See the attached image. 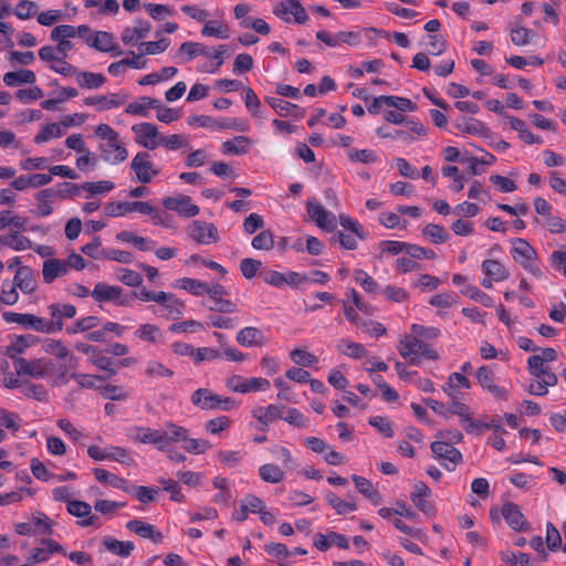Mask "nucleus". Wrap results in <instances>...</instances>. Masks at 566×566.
Listing matches in <instances>:
<instances>
[{
    "instance_id": "f257e3e1",
    "label": "nucleus",
    "mask_w": 566,
    "mask_h": 566,
    "mask_svg": "<svg viewBox=\"0 0 566 566\" xmlns=\"http://www.w3.org/2000/svg\"><path fill=\"white\" fill-rule=\"evenodd\" d=\"M228 51L227 44H220L211 51L207 45L199 42H191L187 41L184 42L179 48V53L185 54V61H191L199 56L200 54H203V56H207L211 60L209 64L202 65L199 71L202 73H210L214 74L219 71V69L224 63V54Z\"/></svg>"
},
{
    "instance_id": "f03ea898",
    "label": "nucleus",
    "mask_w": 566,
    "mask_h": 566,
    "mask_svg": "<svg viewBox=\"0 0 566 566\" xmlns=\"http://www.w3.org/2000/svg\"><path fill=\"white\" fill-rule=\"evenodd\" d=\"M174 421H167L161 429L135 426L128 432V438L135 443L151 444L158 451H169L170 432Z\"/></svg>"
},
{
    "instance_id": "7ed1b4c3",
    "label": "nucleus",
    "mask_w": 566,
    "mask_h": 566,
    "mask_svg": "<svg viewBox=\"0 0 566 566\" xmlns=\"http://www.w3.org/2000/svg\"><path fill=\"white\" fill-rule=\"evenodd\" d=\"M190 399L192 405L201 410L231 411L238 407L233 398L214 394L209 388L195 390Z\"/></svg>"
},
{
    "instance_id": "20e7f679",
    "label": "nucleus",
    "mask_w": 566,
    "mask_h": 566,
    "mask_svg": "<svg viewBox=\"0 0 566 566\" xmlns=\"http://www.w3.org/2000/svg\"><path fill=\"white\" fill-rule=\"evenodd\" d=\"M399 354L408 359L411 365H418L420 357L437 360L439 354L430 345L417 337L406 336L398 346Z\"/></svg>"
},
{
    "instance_id": "39448f33",
    "label": "nucleus",
    "mask_w": 566,
    "mask_h": 566,
    "mask_svg": "<svg viewBox=\"0 0 566 566\" xmlns=\"http://www.w3.org/2000/svg\"><path fill=\"white\" fill-rule=\"evenodd\" d=\"M512 243L513 248L511 250V254L513 260L520 263L524 270L528 271L535 277H542L543 273L536 262L537 253L535 249L522 238L514 239Z\"/></svg>"
},
{
    "instance_id": "423d86ee",
    "label": "nucleus",
    "mask_w": 566,
    "mask_h": 566,
    "mask_svg": "<svg viewBox=\"0 0 566 566\" xmlns=\"http://www.w3.org/2000/svg\"><path fill=\"white\" fill-rule=\"evenodd\" d=\"M500 514L514 531L526 532L531 528V524L522 513L521 507L513 502L504 503L500 511L497 509L490 510V518L493 522L500 523Z\"/></svg>"
},
{
    "instance_id": "0eeeda50",
    "label": "nucleus",
    "mask_w": 566,
    "mask_h": 566,
    "mask_svg": "<svg viewBox=\"0 0 566 566\" xmlns=\"http://www.w3.org/2000/svg\"><path fill=\"white\" fill-rule=\"evenodd\" d=\"M478 384L484 391H488L494 399L506 401L510 399V389L499 384L500 379L495 376L491 366H481L475 371Z\"/></svg>"
},
{
    "instance_id": "6e6552de",
    "label": "nucleus",
    "mask_w": 566,
    "mask_h": 566,
    "mask_svg": "<svg viewBox=\"0 0 566 566\" xmlns=\"http://www.w3.org/2000/svg\"><path fill=\"white\" fill-rule=\"evenodd\" d=\"M170 427L172 428L170 432V446L172 443H181L186 452L196 455L202 454L211 448V443L208 440L191 438L187 428L176 422Z\"/></svg>"
},
{
    "instance_id": "1a4fd4ad",
    "label": "nucleus",
    "mask_w": 566,
    "mask_h": 566,
    "mask_svg": "<svg viewBox=\"0 0 566 566\" xmlns=\"http://www.w3.org/2000/svg\"><path fill=\"white\" fill-rule=\"evenodd\" d=\"M13 368L18 376H29L36 379H45L52 374L54 369V363L45 357L33 360L15 359Z\"/></svg>"
},
{
    "instance_id": "9d476101",
    "label": "nucleus",
    "mask_w": 566,
    "mask_h": 566,
    "mask_svg": "<svg viewBox=\"0 0 566 566\" xmlns=\"http://www.w3.org/2000/svg\"><path fill=\"white\" fill-rule=\"evenodd\" d=\"M87 454L94 461H116L120 464L130 465L134 463V459L130 451L118 446H108L106 448H99L98 446L92 444L87 448Z\"/></svg>"
},
{
    "instance_id": "9b49d317",
    "label": "nucleus",
    "mask_w": 566,
    "mask_h": 566,
    "mask_svg": "<svg viewBox=\"0 0 566 566\" xmlns=\"http://www.w3.org/2000/svg\"><path fill=\"white\" fill-rule=\"evenodd\" d=\"M431 451L434 459L449 472L454 471L463 460L462 453L449 441L432 442Z\"/></svg>"
},
{
    "instance_id": "f8f14e48",
    "label": "nucleus",
    "mask_w": 566,
    "mask_h": 566,
    "mask_svg": "<svg viewBox=\"0 0 566 566\" xmlns=\"http://www.w3.org/2000/svg\"><path fill=\"white\" fill-rule=\"evenodd\" d=\"M273 13L286 23L295 22L297 24H304L308 20L305 8L300 0L280 1L274 6Z\"/></svg>"
},
{
    "instance_id": "ddd939ff",
    "label": "nucleus",
    "mask_w": 566,
    "mask_h": 566,
    "mask_svg": "<svg viewBox=\"0 0 566 566\" xmlns=\"http://www.w3.org/2000/svg\"><path fill=\"white\" fill-rule=\"evenodd\" d=\"M229 390L239 394L266 391L271 384L266 378L262 377H250L244 378L240 375H232L226 381Z\"/></svg>"
},
{
    "instance_id": "4468645a",
    "label": "nucleus",
    "mask_w": 566,
    "mask_h": 566,
    "mask_svg": "<svg viewBox=\"0 0 566 566\" xmlns=\"http://www.w3.org/2000/svg\"><path fill=\"white\" fill-rule=\"evenodd\" d=\"M188 237L203 245L217 243L220 240L217 227L207 221L195 220L187 228Z\"/></svg>"
},
{
    "instance_id": "2eb2a0df",
    "label": "nucleus",
    "mask_w": 566,
    "mask_h": 566,
    "mask_svg": "<svg viewBox=\"0 0 566 566\" xmlns=\"http://www.w3.org/2000/svg\"><path fill=\"white\" fill-rule=\"evenodd\" d=\"M130 169L134 171L136 179L142 184H149L160 172L147 151H139L135 155L130 161Z\"/></svg>"
},
{
    "instance_id": "dca6fc26",
    "label": "nucleus",
    "mask_w": 566,
    "mask_h": 566,
    "mask_svg": "<svg viewBox=\"0 0 566 566\" xmlns=\"http://www.w3.org/2000/svg\"><path fill=\"white\" fill-rule=\"evenodd\" d=\"M228 294L226 287L220 283H213L209 285L207 291V295L211 301V305H209V310L213 312H220L226 314H233L238 312L237 304L224 296Z\"/></svg>"
},
{
    "instance_id": "f3484780",
    "label": "nucleus",
    "mask_w": 566,
    "mask_h": 566,
    "mask_svg": "<svg viewBox=\"0 0 566 566\" xmlns=\"http://www.w3.org/2000/svg\"><path fill=\"white\" fill-rule=\"evenodd\" d=\"M75 348L78 352L88 355L90 363L105 371L107 377H113L117 374V369L114 367L113 360L109 357L104 356L98 347L86 343H76Z\"/></svg>"
},
{
    "instance_id": "a211bd4d",
    "label": "nucleus",
    "mask_w": 566,
    "mask_h": 566,
    "mask_svg": "<svg viewBox=\"0 0 566 566\" xmlns=\"http://www.w3.org/2000/svg\"><path fill=\"white\" fill-rule=\"evenodd\" d=\"M135 134V142L146 149L154 150L160 144V134L158 127L153 123H139L132 127Z\"/></svg>"
},
{
    "instance_id": "6ab92c4d",
    "label": "nucleus",
    "mask_w": 566,
    "mask_h": 566,
    "mask_svg": "<svg viewBox=\"0 0 566 566\" xmlns=\"http://www.w3.org/2000/svg\"><path fill=\"white\" fill-rule=\"evenodd\" d=\"M307 214L315 224L327 232L336 229V217L334 213L325 209L321 203L308 200L306 203Z\"/></svg>"
},
{
    "instance_id": "aec40b11",
    "label": "nucleus",
    "mask_w": 566,
    "mask_h": 566,
    "mask_svg": "<svg viewBox=\"0 0 566 566\" xmlns=\"http://www.w3.org/2000/svg\"><path fill=\"white\" fill-rule=\"evenodd\" d=\"M163 206L170 211H175L180 217L192 218L199 214V207L192 202V199L186 195L176 197H166L163 199Z\"/></svg>"
},
{
    "instance_id": "412c9836",
    "label": "nucleus",
    "mask_w": 566,
    "mask_h": 566,
    "mask_svg": "<svg viewBox=\"0 0 566 566\" xmlns=\"http://www.w3.org/2000/svg\"><path fill=\"white\" fill-rule=\"evenodd\" d=\"M101 158L111 165H119L128 157V150L120 142L119 136L99 144Z\"/></svg>"
},
{
    "instance_id": "4be33fe9",
    "label": "nucleus",
    "mask_w": 566,
    "mask_h": 566,
    "mask_svg": "<svg viewBox=\"0 0 566 566\" xmlns=\"http://www.w3.org/2000/svg\"><path fill=\"white\" fill-rule=\"evenodd\" d=\"M85 42L88 46L104 53H114L119 55L123 51L119 49L118 43L112 33L106 31H96L85 38Z\"/></svg>"
},
{
    "instance_id": "5701e85b",
    "label": "nucleus",
    "mask_w": 566,
    "mask_h": 566,
    "mask_svg": "<svg viewBox=\"0 0 566 566\" xmlns=\"http://www.w3.org/2000/svg\"><path fill=\"white\" fill-rule=\"evenodd\" d=\"M59 553L66 555V552L62 545L52 538H42L39 547H34L29 558V562L34 564L46 563L51 559L52 555Z\"/></svg>"
},
{
    "instance_id": "b1692460",
    "label": "nucleus",
    "mask_w": 566,
    "mask_h": 566,
    "mask_svg": "<svg viewBox=\"0 0 566 566\" xmlns=\"http://www.w3.org/2000/svg\"><path fill=\"white\" fill-rule=\"evenodd\" d=\"M284 411L285 406L270 403L265 407L259 406L253 408L252 416L263 426L262 430H265L275 420H283Z\"/></svg>"
},
{
    "instance_id": "393cba45",
    "label": "nucleus",
    "mask_w": 566,
    "mask_h": 566,
    "mask_svg": "<svg viewBox=\"0 0 566 566\" xmlns=\"http://www.w3.org/2000/svg\"><path fill=\"white\" fill-rule=\"evenodd\" d=\"M51 315L49 324L54 325V334L63 329V318H73L76 315V307L72 304L53 303L48 307Z\"/></svg>"
},
{
    "instance_id": "a878e982",
    "label": "nucleus",
    "mask_w": 566,
    "mask_h": 566,
    "mask_svg": "<svg viewBox=\"0 0 566 566\" xmlns=\"http://www.w3.org/2000/svg\"><path fill=\"white\" fill-rule=\"evenodd\" d=\"M92 297L96 302H113L117 305H124L125 301L122 300V287L117 285H108L105 283L95 284L92 291Z\"/></svg>"
},
{
    "instance_id": "bb28decb",
    "label": "nucleus",
    "mask_w": 566,
    "mask_h": 566,
    "mask_svg": "<svg viewBox=\"0 0 566 566\" xmlns=\"http://www.w3.org/2000/svg\"><path fill=\"white\" fill-rule=\"evenodd\" d=\"M333 545L343 549H347L349 547L346 536L337 532L331 531L326 534L318 533L314 537V546L321 552H326Z\"/></svg>"
},
{
    "instance_id": "cd10ccee",
    "label": "nucleus",
    "mask_w": 566,
    "mask_h": 566,
    "mask_svg": "<svg viewBox=\"0 0 566 566\" xmlns=\"http://www.w3.org/2000/svg\"><path fill=\"white\" fill-rule=\"evenodd\" d=\"M237 342L243 347H262L266 345L268 338L258 327L248 326L238 332Z\"/></svg>"
},
{
    "instance_id": "c85d7f7f",
    "label": "nucleus",
    "mask_w": 566,
    "mask_h": 566,
    "mask_svg": "<svg viewBox=\"0 0 566 566\" xmlns=\"http://www.w3.org/2000/svg\"><path fill=\"white\" fill-rule=\"evenodd\" d=\"M36 206L33 213L39 218H45L53 213V203L56 201L53 188H45L34 195Z\"/></svg>"
},
{
    "instance_id": "c756f323",
    "label": "nucleus",
    "mask_w": 566,
    "mask_h": 566,
    "mask_svg": "<svg viewBox=\"0 0 566 566\" xmlns=\"http://www.w3.org/2000/svg\"><path fill=\"white\" fill-rule=\"evenodd\" d=\"M67 272L65 260L51 258L43 262L42 275L46 284L53 283L57 277L66 275Z\"/></svg>"
},
{
    "instance_id": "7c9ffc66",
    "label": "nucleus",
    "mask_w": 566,
    "mask_h": 566,
    "mask_svg": "<svg viewBox=\"0 0 566 566\" xmlns=\"http://www.w3.org/2000/svg\"><path fill=\"white\" fill-rule=\"evenodd\" d=\"M125 98H122L117 93H111L108 95H97L92 97L84 98V104L87 106H93L97 111H108L113 108H117L123 105Z\"/></svg>"
},
{
    "instance_id": "2f4dec72",
    "label": "nucleus",
    "mask_w": 566,
    "mask_h": 566,
    "mask_svg": "<svg viewBox=\"0 0 566 566\" xmlns=\"http://www.w3.org/2000/svg\"><path fill=\"white\" fill-rule=\"evenodd\" d=\"M126 527L142 538L150 539L154 543H160L163 541V534L157 531L154 525L142 520H130L127 522Z\"/></svg>"
},
{
    "instance_id": "473e14b6",
    "label": "nucleus",
    "mask_w": 566,
    "mask_h": 566,
    "mask_svg": "<svg viewBox=\"0 0 566 566\" xmlns=\"http://www.w3.org/2000/svg\"><path fill=\"white\" fill-rule=\"evenodd\" d=\"M66 509L70 514L76 517H84V520L80 522V525L83 527L95 525L98 520V516L92 515V507L86 502L76 500L69 501Z\"/></svg>"
},
{
    "instance_id": "72a5a7b5",
    "label": "nucleus",
    "mask_w": 566,
    "mask_h": 566,
    "mask_svg": "<svg viewBox=\"0 0 566 566\" xmlns=\"http://www.w3.org/2000/svg\"><path fill=\"white\" fill-rule=\"evenodd\" d=\"M455 415L460 418V424L463 427L467 433H473V426L475 424V420L471 417L470 408L457 398H452V402L448 408V415Z\"/></svg>"
},
{
    "instance_id": "f704fd0d",
    "label": "nucleus",
    "mask_w": 566,
    "mask_h": 566,
    "mask_svg": "<svg viewBox=\"0 0 566 566\" xmlns=\"http://www.w3.org/2000/svg\"><path fill=\"white\" fill-rule=\"evenodd\" d=\"M13 283L24 294H31L38 287L35 274H34L33 270L29 266H20L18 269V271L13 277Z\"/></svg>"
},
{
    "instance_id": "c9c22d12",
    "label": "nucleus",
    "mask_w": 566,
    "mask_h": 566,
    "mask_svg": "<svg viewBox=\"0 0 566 566\" xmlns=\"http://www.w3.org/2000/svg\"><path fill=\"white\" fill-rule=\"evenodd\" d=\"M352 480L357 491L368 499L373 505H379L382 502L380 493L368 479L353 474Z\"/></svg>"
},
{
    "instance_id": "e433bc0d",
    "label": "nucleus",
    "mask_w": 566,
    "mask_h": 566,
    "mask_svg": "<svg viewBox=\"0 0 566 566\" xmlns=\"http://www.w3.org/2000/svg\"><path fill=\"white\" fill-rule=\"evenodd\" d=\"M151 24L143 19L136 20L133 28H125L122 32V41L132 44L136 39H144L150 32Z\"/></svg>"
},
{
    "instance_id": "4c0bfd02",
    "label": "nucleus",
    "mask_w": 566,
    "mask_h": 566,
    "mask_svg": "<svg viewBox=\"0 0 566 566\" xmlns=\"http://www.w3.org/2000/svg\"><path fill=\"white\" fill-rule=\"evenodd\" d=\"M134 335L139 340L150 344H160L164 342V332L158 325L151 323L142 324L135 331Z\"/></svg>"
},
{
    "instance_id": "58836bf2",
    "label": "nucleus",
    "mask_w": 566,
    "mask_h": 566,
    "mask_svg": "<svg viewBox=\"0 0 566 566\" xmlns=\"http://www.w3.org/2000/svg\"><path fill=\"white\" fill-rule=\"evenodd\" d=\"M252 145L253 140L250 137L239 135L231 140L223 142L222 151L228 155H245Z\"/></svg>"
},
{
    "instance_id": "ea45409f",
    "label": "nucleus",
    "mask_w": 566,
    "mask_h": 566,
    "mask_svg": "<svg viewBox=\"0 0 566 566\" xmlns=\"http://www.w3.org/2000/svg\"><path fill=\"white\" fill-rule=\"evenodd\" d=\"M482 272L486 276H491L495 282H503L510 276L509 270L499 260L486 259L481 264Z\"/></svg>"
},
{
    "instance_id": "a19ab883",
    "label": "nucleus",
    "mask_w": 566,
    "mask_h": 566,
    "mask_svg": "<svg viewBox=\"0 0 566 566\" xmlns=\"http://www.w3.org/2000/svg\"><path fill=\"white\" fill-rule=\"evenodd\" d=\"M150 108H159V101L149 96H142L137 101L129 103L125 112L130 115L146 117Z\"/></svg>"
},
{
    "instance_id": "79ce46f5",
    "label": "nucleus",
    "mask_w": 566,
    "mask_h": 566,
    "mask_svg": "<svg viewBox=\"0 0 566 566\" xmlns=\"http://www.w3.org/2000/svg\"><path fill=\"white\" fill-rule=\"evenodd\" d=\"M35 81V73L25 69L8 72L3 75V83L9 87L19 86L22 84H34Z\"/></svg>"
},
{
    "instance_id": "37998d69",
    "label": "nucleus",
    "mask_w": 566,
    "mask_h": 566,
    "mask_svg": "<svg viewBox=\"0 0 566 566\" xmlns=\"http://www.w3.org/2000/svg\"><path fill=\"white\" fill-rule=\"evenodd\" d=\"M184 310L185 303L172 295L171 298L161 306L160 312L153 310V313L165 319H178L182 316Z\"/></svg>"
},
{
    "instance_id": "c03bdc74",
    "label": "nucleus",
    "mask_w": 566,
    "mask_h": 566,
    "mask_svg": "<svg viewBox=\"0 0 566 566\" xmlns=\"http://www.w3.org/2000/svg\"><path fill=\"white\" fill-rule=\"evenodd\" d=\"M103 544L107 551H109L111 553H113L119 557H124V558L128 557L132 554V552L135 549V544L133 542H130V541L122 542V541H118L111 536H106L103 539Z\"/></svg>"
},
{
    "instance_id": "a18cd8bd",
    "label": "nucleus",
    "mask_w": 566,
    "mask_h": 566,
    "mask_svg": "<svg viewBox=\"0 0 566 566\" xmlns=\"http://www.w3.org/2000/svg\"><path fill=\"white\" fill-rule=\"evenodd\" d=\"M209 285L210 284L206 282L191 277H181L176 281V287L185 290L193 296H202L207 294Z\"/></svg>"
},
{
    "instance_id": "49530a36",
    "label": "nucleus",
    "mask_w": 566,
    "mask_h": 566,
    "mask_svg": "<svg viewBox=\"0 0 566 566\" xmlns=\"http://www.w3.org/2000/svg\"><path fill=\"white\" fill-rule=\"evenodd\" d=\"M259 475L266 483L277 484L285 479L284 470L277 464L265 463L259 468Z\"/></svg>"
},
{
    "instance_id": "de8ad7c7",
    "label": "nucleus",
    "mask_w": 566,
    "mask_h": 566,
    "mask_svg": "<svg viewBox=\"0 0 566 566\" xmlns=\"http://www.w3.org/2000/svg\"><path fill=\"white\" fill-rule=\"evenodd\" d=\"M203 36H211L226 40L230 36L229 27L219 20L207 21L201 30Z\"/></svg>"
},
{
    "instance_id": "09e8293b",
    "label": "nucleus",
    "mask_w": 566,
    "mask_h": 566,
    "mask_svg": "<svg viewBox=\"0 0 566 566\" xmlns=\"http://www.w3.org/2000/svg\"><path fill=\"white\" fill-rule=\"evenodd\" d=\"M471 384L462 373H452L448 378V382L443 386V391L450 398H457V390L459 388L469 389Z\"/></svg>"
},
{
    "instance_id": "8fccbe9b",
    "label": "nucleus",
    "mask_w": 566,
    "mask_h": 566,
    "mask_svg": "<svg viewBox=\"0 0 566 566\" xmlns=\"http://www.w3.org/2000/svg\"><path fill=\"white\" fill-rule=\"evenodd\" d=\"M71 378L74 379L78 387L82 389H95L98 391V388L101 385L98 382L105 381L108 377L101 376V375H90V374H82V373H72Z\"/></svg>"
},
{
    "instance_id": "3c124183",
    "label": "nucleus",
    "mask_w": 566,
    "mask_h": 566,
    "mask_svg": "<svg viewBox=\"0 0 566 566\" xmlns=\"http://www.w3.org/2000/svg\"><path fill=\"white\" fill-rule=\"evenodd\" d=\"M325 499L327 503L335 510L339 515H344L349 512L357 510V505L354 501L342 500L337 494L332 491L326 492Z\"/></svg>"
},
{
    "instance_id": "603ef678",
    "label": "nucleus",
    "mask_w": 566,
    "mask_h": 566,
    "mask_svg": "<svg viewBox=\"0 0 566 566\" xmlns=\"http://www.w3.org/2000/svg\"><path fill=\"white\" fill-rule=\"evenodd\" d=\"M53 188V192L55 195V199H72L77 196H80L81 191L83 190L82 185L73 184L70 181H63L57 184Z\"/></svg>"
},
{
    "instance_id": "864d4df0",
    "label": "nucleus",
    "mask_w": 566,
    "mask_h": 566,
    "mask_svg": "<svg viewBox=\"0 0 566 566\" xmlns=\"http://www.w3.org/2000/svg\"><path fill=\"white\" fill-rule=\"evenodd\" d=\"M3 245L14 251H24L33 248L32 241L19 232H12L4 235Z\"/></svg>"
},
{
    "instance_id": "5fc2aeb1",
    "label": "nucleus",
    "mask_w": 566,
    "mask_h": 566,
    "mask_svg": "<svg viewBox=\"0 0 566 566\" xmlns=\"http://www.w3.org/2000/svg\"><path fill=\"white\" fill-rule=\"evenodd\" d=\"M422 235L434 244H441L448 241L449 233L444 227L429 223L422 229Z\"/></svg>"
},
{
    "instance_id": "6e6d98bb",
    "label": "nucleus",
    "mask_w": 566,
    "mask_h": 566,
    "mask_svg": "<svg viewBox=\"0 0 566 566\" xmlns=\"http://www.w3.org/2000/svg\"><path fill=\"white\" fill-rule=\"evenodd\" d=\"M457 128L471 135H483L485 126L482 122L471 117H460L455 124Z\"/></svg>"
},
{
    "instance_id": "4d7b16f0",
    "label": "nucleus",
    "mask_w": 566,
    "mask_h": 566,
    "mask_svg": "<svg viewBox=\"0 0 566 566\" xmlns=\"http://www.w3.org/2000/svg\"><path fill=\"white\" fill-rule=\"evenodd\" d=\"M64 134L62 126L56 123H51L42 127V129L34 136L35 144H44L52 138H60Z\"/></svg>"
},
{
    "instance_id": "13d9d810",
    "label": "nucleus",
    "mask_w": 566,
    "mask_h": 566,
    "mask_svg": "<svg viewBox=\"0 0 566 566\" xmlns=\"http://www.w3.org/2000/svg\"><path fill=\"white\" fill-rule=\"evenodd\" d=\"M511 41L517 46H524L531 43L535 32L528 28L514 25L510 29Z\"/></svg>"
},
{
    "instance_id": "bf43d9fd",
    "label": "nucleus",
    "mask_w": 566,
    "mask_h": 566,
    "mask_svg": "<svg viewBox=\"0 0 566 566\" xmlns=\"http://www.w3.org/2000/svg\"><path fill=\"white\" fill-rule=\"evenodd\" d=\"M355 282L369 294H377L379 292V284L364 270L358 269L354 271Z\"/></svg>"
},
{
    "instance_id": "052dcab7",
    "label": "nucleus",
    "mask_w": 566,
    "mask_h": 566,
    "mask_svg": "<svg viewBox=\"0 0 566 566\" xmlns=\"http://www.w3.org/2000/svg\"><path fill=\"white\" fill-rule=\"evenodd\" d=\"M106 82V77L101 73L80 72L77 75V83L85 88H98Z\"/></svg>"
},
{
    "instance_id": "680f3d73",
    "label": "nucleus",
    "mask_w": 566,
    "mask_h": 566,
    "mask_svg": "<svg viewBox=\"0 0 566 566\" xmlns=\"http://www.w3.org/2000/svg\"><path fill=\"white\" fill-rule=\"evenodd\" d=\"M265 102L282 117L300 109L296 104L282 99L280 97L266 96Z\"/></svg>"
},
{
    "instance_id": "e2e57ef3",
    "label": "nucleus",
    "mask_w": 566,
    "mask_h": 566,
    "mask_svg": "<svg viewBox=\"0 0 566 566\" xmlns=\"http://www.w3.org/2000/svg\"><path fill=\"white\" fill-rule=\"evenodd\" d=\"M283 420L300 429H307L310 427V419L296 408H285Z\"/></svg>"
},
{
    "instance_id": "0e129e2a",
    "label": "nucleus",
    "mask_w": 566,
    "mask_h": 566,
    "mask_svg": "<svg viewBox=\"0 0 566 566\" xmlns=\"http://www.w3.org/2000/svg\"><path fill=\"white\" fill-rule=\"evenodd\" d=\"M338 349L342 354L354 359L365 357L367 354V350L363 344L350 342L347 339L340 340Z\"/></svg>"
},
{
    "instance_id": "69168bd1",
    "label": "nucleus",
    "mask_w": 566,
    "mask_h": 566,
    "mask_svg": "<svg viewBox=\"0 0 566 566\" xmlns=\"http://www.w3.org/2000/svg\"><path fill=\"white\" fill-rule=\"evenodd\" d=\"M145 375L149 378H171L175 373L172 369L165 366L163 363L157 360H149L145 367Z\"/></svg>"
},
{
    "instance_id": "338daca9",
    "label": "nucleus",
    "mask_w": 566,
    "mask_h": 566,
    "mask_svg": "<svg viewBox=\"0 0 566 566\" xmlns=\"http://www.w3.org/2000/svg\"><path fill=\"white\" fill-rule=\"evenodd\" d=\"M461 293L469 298L481 303L485 307H492L494 305L493 298L486 294L485 292L481 291L479 287L474 285H467Z\"/></svg>"
},
{
    "instance_id": "774afa93",
    "label": "nucleus",
    "mask_w": 566,
    "mask_h": 566,
    "mask_svg": "<svg viewBox=\"0 0 566 566\" xmlns=\"http://www.w3.org/2000/svg\"><path fill=\"white\" fill-rule=\"evenodd\" d=\"M274 234L271 230H262L259 234H256L251 242V245L255 250L261 251H270L274 248Z\"/></svg>"
}]
</instances>
